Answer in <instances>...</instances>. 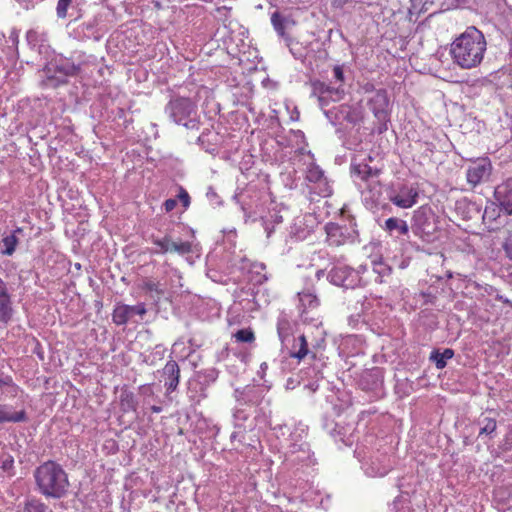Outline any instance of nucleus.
I'll list each match as a JSON object with an SVG mask.
<instances>
[{"label": "nucleus", "instance_id": "obj_1", "mask_svg": "<svg viewBox=\"0 0 512 512\" xmlns=\"http://www.w3.org/2000/svg\"><path fill=\"white\" fill-rule=\"evenodd\" d=\"M486 50L484 34L475 26H470L453 40L450 55L454 64L461 69L470 70L482 63Z\"/></svg>", "mask_w": 512, "mask_h": 512}, {"label": "nucleus", "instance_id": "obj_2", "mask_svg": "<svg viewBox=\"0 0 512 512\" xmlns=\"http://www.w3.org/2000/svg\"><path fill=\"white\" fill-rule=\"evenodd\" d=\"M34 479L39 493L46 498H63L70 486L65 470L52 460L42 463L35 469Z\"/></svg>", "mask_w": 512, "mask_h": 512}, {"label": "nucleus", "instance_id": "obj_3", "mask_svg": "<svg viewBox=\"0 0 512 512\" xmlns=\"http://www.w3.org/2000/svg\"><path fill=\"white\" fill-rule=\"evenodd\" d=\"M167 111L176 124L189 127L196 116L197 105L190 98L176 97L169 101Z\"/></svg>", "mask_w": 512, "mask_h": 512}, {"label": "nucleus", "instance_id": "obj_4", "mask_svg": "<svg viewBox=\"0 0 512 512\" xmlns=\"http://www.w3.org/2000/svg\"><path fill=\"white\" fill-rule=\"evenodd\" d=\"M390 100L385 89H378L368 100V107L379 123V132L387 130V123L390 119Z\"/></svg>", "mask_w": 512, "mask_h": 512}, {"label": "nucleus", "instance_id": "obj_5", "mask_svg": "<svg viewBox=\"0 0 512 512\" xmlns=\"http://www.w3.org/2000/svg\"><path fill=\"white\" fill-rule=\"evenodd\" d=\"M146 313L147 309L144 303L136 305L117 303L112 312V321L115 325L122 326L127 324L134 315H139L142 318Z\"/></svg>", "mask_w": 512, "mask_h": 512}, {"label": "nucleus", "instance_id": "obj_6", "mask_svg": "<svg viewBox=\"0 0 512 512\" xmlns=\"http://www.w3.org/2000/svg\"><path fill=\"white\" fill-rule=\"evenodd\" d=\"M492 164L489 158H480L473 162L466 171L467 182L473 187L489 178Z\"/></svg>", "mask_w": 512, "mask_h": 512}, {"label": "nucleus", "instance_id": "obj_7", "mask_svg": "<svg viewBox=\"0 0 512 512\" xmlns=\"http://www.w3.org/2000/svg\"><path fill=\"white\" fill-rule=\"evenodd\" d=\"M152 243L159 247L157 253L175 252L180 255L192 252V244L189 241L173 242L169 236L163 238H152Z\"/></svg>", "mask_w": 512, "mask_h": 512}, {"label": "nucleus", "instance_id": "obj_8", "mask_svg": "<svg viewBox=\"0 0 512 512\" xmlns=\"http://www.w3.org/2000/svg\"><path fill=\"white\" fill-rule=\"evenodd\" d=\"M419 193L412 186L402 185L397 193L391 195L389 200L399 208L408 209L417 203Z\"/></svg>", "mask_w": 512, "mask_h": 512}, {"label": "nucleus", "instance_id": "obj_9", "mask_svg": "<svg viewBox=\"0 0 512 512\" xmlns=\"http://www.w3.org/2000/svg\"><path fill=\"white\" fill-rule=\"evenodd\" d=\"M350 170L352 175L358 177L364 182L377 178L381 173L380 169L371 167L365 159L357 161L356 158L352 160Z\"/></svg>", "mask_w": 512, "mask_h": 512}, {"label": "nucleus", "instance_id": "obj_10", "mask_svg": "<svg viewBox=\"0 0 512 512\" xmlns=\"http://www.w3.org/2000/svg\"><path fill=\"white\" fill-rule=\"evenodd\" d=\"M495 197L506 213L512 215V177L496 187Z\"/></svg>", "mask_w": 512, "mask_h": 512}, {"label": "nucleus", "instance_id": "obj_11", "mask_svg": "<svg viewBox=\"0 0 512 512\" xmlns=\"http://www.w3.org/2000/svg\"><path fill=\"white\" fill-rule=\"evenodd\" d=\"M13 314L11 295L5 282L0 278V321L8 323Z\"/></svg>", "mask_w": 512, "mask_h": 512}, {"label": "nucleus", "instance_id": "obj_12", "mask_svg": "<svg viewBox=\"0 0 512 512\" xmlns=\"http://www.w3.org/2000/svg\"><path fill=\"white\" fill-rule=\"evenodd\" d=\"M27 420V413L23 406L20 410H15L12 406L6 404L0 405V423H19Z\"/></svg>", "mask_w": 512, "mask_h": 512}, {"label": "nucleus", "instance_id": "obj_13", "mask_svg": "<svg viewBox=\"0 0 512 512\" xmlns=\"http://www.w3.org/2000/svg\"><path fill=\"white\" fill-rule=\"evenodd\" d=\"M299 297V311L301 316L307 314L309 311L315 310L320 306V301L311 289H306L298 293Z\"/></svg>", "mask_w": 512, "mask_h": 512}, {"label": "nucleus", "instance_id": "obj_14", "mask_svg": "<svg viewBox=\"0 0 512 512\" xmlns=\"http://www.w3.org/2000/svg\"><path fill=\"white\" fill-rule=\"evenodd\" d=\"M326 241L329 246L338 247L346 243L347 236L344 233L343 227L336 223H328L325 226Z\"/></svg>", "mask_w": 512, "mask_h": 512}, {"label": "nucleus", "instance_id": "obj_15", "mask_svg": "<svg viewBox=\"0 0 512 512\" xmlns=\"http://www.w3.org/2000/svg\"><path fill=\"white\" fill-rule=\"evenodd\" d=\"M164 374L167 376L165 383L167 391H175L180 380V368L177 362L174 360L168 361L164 366Z\"/></svg>", "mask_w": 512, "mask_h": 512}, {"label": "nucleus", "instance_id": "obj_16", "mask_svg": "<svg viewBox=\"0 0 512 512\" xmlns=\"http://www.w3.org/2000/svg\"><path fill=\"white\" fill-rule=\"evenodd\" d=\"M383 229L389 234H392L393 231H397L400 235H407L409 232L407 222L396 217L388 218L383 225Z\"/></svg>", "mask_w": 512, "mask_h": 512}, {"label": "nucleus", "instance_id": "obj_17", "mask_svg": "<svg viewBox=\"0 0 512 512\" xmlns=\"http://www.w3.org/2000/svg\"><path fill=\"white\" fill-rule=\"evenodd\" d=\"M454 351L450 348H446L443 352L434 350L430 355V360L435 363L437 369H443L447 365V360L452 359Z\"/></svg>", "mask_w": 512, "mask_h": 512}, {"label": "nucleus", "instance_id": "obj_18", "mask_svg": "<svg viewBox=\"0 0 512 512\" xmlns=\"http://www.w3.org/2000/svg\"><path fill=\"white\" fill-rule=\"evenodd\" d=\"M54 70L63 76H75L80 71V67L73 62L64 60L57 64Z\"/></svg>", "mask_w": 512, "mask_h": 512}, {"label": "nucleus", "instance_id": "obj_19", "mask_svg": "<svg viewBox=\"0 0 512 512\" xmlns=\"http://www.w3.org/2000/svg\"><path fill=\"white\" fill-rule=\"evenodd\" d=\"M139 288L151 295L156 294L157 296H161L164 294V289L161 287V284L149 278L143 279Z\"/></svg>", "mask_w": 512, "mask_h": 512}, {"label": "nucleus", "instance_id": "obj_20", "mask_svg": "<svg viewBox=\"0 0 512 512\" xmlns=\"http://www.w3.org/2000/svg\"><path fill=\"white\" fill-rule=\"evenodd\" d=\"M233 338L238 343H249L252 344L256 340V336L252 328L240 329L233 334Z\"/></svg>", "mask_w": 512, "mask_h": 512}, {"label": "nucleus", "instance_id": "obj_21", "mask_svg": "<svg viewBox=\"0 0 512 512\" xmlns=\"http://www.w3.org/2000/svg\"><path fill=\"white\" fill-rule=\"evenodd\" d=\"M23 512H52L40 499H30L25 502Z\"/></svg>", "mask_w": 512, "mask_h": 512}, {"label": "nucleus", "instance_id": "obj_22", "mask_svg": "<svg viewBox=\"0 0 512 512\" xmlns=\"http://www.w3.org/2000/svg\"><path fill=\"white\" fill-rule=\"evenodd\" d=\"M373 271L378 274L375 281L378 283H383L384 278L391 275L392 268L383 261H378L374 262Z\"/></svg>", "mask_w": 512, "mask_h": 512}, {"label": "nucleus", "instance_id": "obj_23", "mask_svg": "<svg viewBox=\"0 0 512 512\" xmlns=\"http://www.w3.org/2000/svg\"><path fill=\"white\" fill-rule=\"evenodd\" d=\"M297 341L299 348L297 351L291 352L290 357L296 358L297 360L301 361L309 354L308 342L305 335L299 336Z\"/></svg>", "mask_w": 512, "mask_h": 512}, {"label": "nucleus", "instance_id": "obj_24", "mask_svg": "<svg viewBox=\"0 0 512 512\" xmlns=\"http://www.w3.org/2000/svg\"><path fill=\"white\" fill-rule=\"evenodd\" d=\"M285 18L279 13V12H274L272 13L271 15V23L273 25V28L275 29V31L277 32V34L281 37H284L285 36Z\"/></svg>", "mask_w": 512, "mask_h": 512}, {"label": "nucleus", "instance_id": "obj_25", "mask_svg": "<svg viewBox=\"0 0 512 512\" xmlns=\"http://www.w3.org/2000/svg\"><path fill=\"white\" fill-rule=\"evenodd\" d=\"M314 89L316 91H318L320 94L322 95H332L333 93H335L337 95V99H340L341 98V94H343V89L340 90L339 88H332L330 87L329 85L325 84L324 82H315L314 84Z\"/></svg>", "mask_w": 512, "mask_h": 512}, {"label": "nucleus", "instance_id": "obj_26", "mask_svg": "<svg viewBox=\"0 0 512 512\" xmlns=\"http://www.w3.org/2000/svg\"><path fill=\"white\" fill-rule=\"evenodd\" d=\"M2 242H3V245L5 247V249L3 250V254L11 256L15 252V250H16V247H17V244H18V238L13 233L11 235H8V236L4 237L2 239Z\"/></svg>", "mask_w": 512, "mask_h": 512}, {"label": "nucleus", "instance_id": "obj_27", "mask_svg": "<svg viewBox=\"0 0 512 512\" xmlns=\"http://www.w3.org/2000/svg\"><path fill=\"white\" fill-rule=\"evenodd\" d=\"M120 404H121V407L123 408V410H125V411H128V410L135 411L136 406H137L134 395L131 392H123L121 394Z\"/></svg>", "mask_w": 512, "mask_h": 512}, {"label": "nucleus", "instance_id": "obj_28", "mask_svg": "<svg viewBox=\"0 0 512 512\" xmlns=\"http://www.w3.org/2000/svg\"><path fill=\"white\" fill-rule=\"evenodd\" d=\"M3 394L10 398H18L21 400V406H23L24 400V391L17 385H10V387L2 389Z\"/></svg>", "mask_w": 512, "mask_h": 512}, {"label": "nucleus", "instance_id": "obj_29", "mask_svg": "<svg viewBox=\"0 0 512 512\" xmlns=\"http://www.w3.org/2000/svg\"><path fill=\"white\" fill-rule=\"evenodd\" d=\"M323 177V171L316 165L312 164L308 167L306 172V179L309 182L316 183Z\"/></svg>", "mask_w": 512, "mask_h": 512}, {"label": "nucleus", "instance_id": "obj_30", "mask_svg": "<svg viewBox=\"0 0 512 512\" xmlns=\"http://www.w3.org/2000/svg\"><path fill=\"white\" fill-rule=\"evenodd\" d=\"M496 428H497V422L495 419L485 418L483 420V427L480 429V432H479V437L484 434H486V435L492 434L493 432L496 431Z\"/></svg>", "mask_w": 512, "mask_h": 512}, {"label": "nucleus", "instance_id": "obj_31", "mask_svg": "<svg viewBox=\"0 0 512 512\" xmlns=\"http://www.w3.org/2000/svg\"><path fill=\"white\" fill-rule=\"evenodd\" d=\"M71 2L69 0H58L56 11L59 18H65Z\"/></svg>", "mask_w": 512, "mask_h": 512}, {"label": "nucleus", "instance_id": "obj_32", "mask_svg": "<svg viewBox=\"0 0 512 512\" xmlns=\"http://www.w3.org/2000/svg\"><path fill=\"white\" fill-rule=\"evenodd\" d=\"M345 271L341 268H334L331 270L330 272V277H331V280L334 284L336 285H341L343 286L344 285V281L343 279L341 278V274H344Z\"/></svg>", "mask_w": 512, "mask_h": 512}, {"label": "nucleus", "instance_id": "obj_33", "mask_svg": "<svg viewBox=\"0 0 512 512\" xmlns=\"http://www.w3.org/2000/svg\"><path fill=\"white\" fill-rule=\"evenodd\" d=\"M178 198L182 202L184 207H188L190 205V196L183 187L179 188Z\"/></svg>", "mask_w": 512, "mask_h": 512}, {"label": "nucleus", "instance_id": "obj_34", "mask_svg": "<svg viewBox=\"0 0 512 512\" xmlns=\"http://www.w3.org/2000/svg\"><path fill=\"white\" fill-rule=\"evenodd\" d=\"M14 460L10 455H6L5 458L1 462V468L4 471H9L13 468Z\"/></svg>", "mask_w": 512, "mask_h": 512}, {"label": "nucleus", "instance_id": "obj_35", "mask_svg": "<svg viewBox=\"0 0 512 512\" xmlns=\"http://www.w3.org/2000/svg\"><path fill=\"white\" fill-rule=\"evenodd\" d=\"M176 206H177V200L174 198L167 199L163 203V208H164L165 212H167V213L173 211L176 208Z\"/></svg>", "mask_w": 512, "mask_h": 512}, {"label": "nucleus", "instance_id": "obj_36", "mask_svg": "<svg viewBox=\"0 0 512 512\" xmlns=\"http://www.w3.org/2000/svg\"><path fill=\"white\" fill-rule=\"evenodd\" d=\"M333 73H334V78L343 83L344 82V72H343V68L340 66V65H336L334 66L333 68Z\"/></svg>", "mask_w": 512, "mask_h": 512}, {"label": "nucleus", "instance_id": "obj_37", "mask_svg": "<svg viewBox=\"0 0 512 512\" xmlns=\"http://www.w3.org/2000/svg\"><path fill=\"white\" fill-rule=\"evenodd\" d=\"M504 251L506 253V256L512 260V238L507 240L505 244L503 245Z\"/></svg>", "mask_w": 512, "mask_h": 512}, {"label": "nucleus", "instance_id": "obj_38", "mask_svg": "<svg viewBox=\"0 0 512 512\" xmlns=\"http://www.w3.org/2000/svg\"><path fill=\"white\" fill-rule=\"evenodd\" d=\"M14 381L11 376H6L5 378L0 377V386L2 389L10 387V385H14Z\"/></svg>", "mask_w": 512, "mask_h": 512}, {"label": "nucleus", "instance_id": "obj_39", "mask_svg": "<svg viewBox=\"0 0 512 512\" xmlns=\"http://www.w3.org/2000/svg\"><path fill=\"white\" fill-rule=\"evenodd\" d=\"M151 410L153 413H159L161 411V407L159 406H152Z\"/></svg>", "mask_w": 512, "mask_h": 512}, {"label": "nucleus", "instance_id": "obj_40", "mask_svg": "<svg viewBox=\"0 0 512 512\" xmlns=\"http://www.w3.org/2000/svg\"><path fill=\"white\" fill-rule=\"evenodd\" d=\"M22 229L21 228H17L14 232H21Z\"/></svg>", "mask_w": 512, "mask_h": 512}, {"label": "nucleus", "instance_id": "obj_41", "mask_svg": "<svg viewBox=\"0 0 512 512\" xmlns=\"http://www.w3.org/2000/svg\"><path fill=\"white\" fill-rule=\"evenodd\" d=\"M367 160L372 161V157H371V156H368V157H367Z\"/></svg>", "mask_w": 512, "mask_h": 512}, {"label": "nucleus", "instance_id": "obj_42", "mask_svg": "<svg viewBox=\"0 0 512 512\" xmlns=\"http://www.w3.org/2000/svg\"><path fill=\"white\" fill-rule=\"evenodd\" d=\"M70 2H72V0H69Z\"/></svg>", "mask_w": 512, "mask_h": 512}]
</instances>
